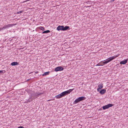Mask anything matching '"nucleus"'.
<instances>
[{"instance_id": "obj_1", "label": "nucleus", "mask_w": 128, "mask_h": 128, "mask_svg": "<svg viewBox=\"0 0 128 128\" xmlns=\"http://www.w3.org/2000/svg\"><path fill=\"white\" fill-rule=\"evenodd\" d=\"M74 88L69 89L67 91H66L62 92L61 93L56 96L55 98H60L66 95L70 94L71 92H72Z\"/></svg>"}, {"instance_id": "obj_2", "label": "nucleus", "mask_w": 128, "mask_h": 128, "mask_svg": "<svg viewBox=\"0 0 128 128\" xmlns=\"http://www.w3.org/2000/svg\"><path fill=\"white\" fill-rule=\"evenodd\" d=\"M118 56L119 55L114 56L111 57H110L108 58V59H106V60H104V62H103L102 63L104 65L107 64L108 63L112 60L115 58L118 57Z\"/></svg>"}, {"instance_id": "obj_3", "label": "nucleus", "mask_w": 128, "mask_h": 128, "mask_svg": "<svg viewBox=\"0 0 128 128\" xmlns=\"http://www.w3.org/2000/svg\"><path fill=\"white\" fill-rule=\"evenodd\" d=\"M85 99V97L84 96H81L79 97L78 98L76 99L74 102L73 104H77L79 102L83 100H84Z\"/></svg>"}, {"instance_id": "obj_4", "label": "nucleus", "mask_w": 128, "mask_h": 128, "mask_svg": "<svg viewBox=\"0 0 128 128\" xmlns=\"http://www.w3.org/2000/svg\"><path fill=\"white\" fill-rule=\"evenodd\" d=\"M113 106L112 104H109L107 105L104 106L102 107V108L103 110H105L106 109L108 108H109L112 107Z\"/></svg>"}, {"instance_id": "obj_5", "label": "nucleus", "mask_w": 128, "mask_h": 128, "mask_svg": "<svg viewBox=\"0 0 128 128\" xmlns=\"http://www.w3.org/2000/svg\"><path fill=\"white\" fill-rule=\"evenodd\" d=\"M64 68L61 66H59L56 68L54 70V71L56 72L58 71H62L64 70Z\"/></svg>"}, {"instance_id": "obj_6", "label": "nucleus", "mask_w": 128, "mask_h": 128, "mask_svg": "<svg viewBox=\"0 0 128 128\" xmlns=\"http://www.w3.org/2000/svg\"><path fill=\"white\" fill-rule=\"evenodd\" d=\"M64 26H59L57 27L56 30L58 31H59L60 30H64Z\"/></svg>"}, {"instance_id": "obj_7", "label": "nucleus", "mask_w": 128, "mask_h": 128, "mask_svg": "<svg viewBox=\"0 0 128 128\" xmlns=\"http://www.w3.org/2000/svg\"><path fill=\"white\" fill-rule=\"evenodd\" d=\"M128 60V59H126V60H124L121 61L120 62V64H125L127 62Z\"/></svg>"}, {"instance_id": "obj_8", "label": "nucleus", "mask_w": 128, "mask_h": 128, "mask_svg": "<svg viewBox=\"0 0 128 128\" xmlns=\"http://www.w3.org/2000/svg\"><path fill=\"white\" fill-rule=\"evenodd\" d=\"M32 96H31V97L29 99L26 101V103H28L32 101L34 99V98H32Z\"/></svg>"}, {"instance_id": "obj_9", "label": "nucleus", "mask_w": 128, "mask_h": 128, "mask_svg": "<svg viewBox=\"0 0 128 128\" xmlns=\"http://www.w3.org/2000/svg\"><path fill=\"white\" fill-rule=\"evenodd\" d=\"M31 96L33 97L34 98H37L38 96L37 92H36L34 94L31 95Z\"/></svg>"}, {"instance_id": "obj_10", "label": "nucleus", "mask_w": 128, "mask_h": 128, "mask_svg": "<svg viewBox=\"0 0 128 128\" xmlns=\"http://www.w3.org/2000/svg\"><path fill=\"white\" fill-rule=\"evenodd\" d=\"M16 24H9L7 25H6V28H8L10 27H12L13 26H14Z\"/></svg>"}, {"instance_id": "obj_11", "label": "nucleus", "mask_w": 128, "mask_h": 128, "mask_svg": "<svg viewBox=\"0 0 128 128\" xmlns=\"http://www.w3.org/2000/svg\"><path fill=\"white\" fill-rule=\"evenodd\" d=\"M106 90L104 89H103L100 92V93L101 94H104L106 92Z\"/></svg>"}, {"instance_id": "obj_12", "label": "nucleus", "mask_w": 128, "mask_h": 128, "mask_svg": "<svg viewBox=\"0 0 128 128\" xmlns=\"http://www.w3.org/2000/svg\"><path fill=\"white\" fill-rule=\"evenodd\" d=\"M18 63L17 62H12L11 64L12 66H14L17 65H18Z\"/></svg>"}, {"instance_id": "obj_13", "label": "nucleus", "mask_w": 128, "mask_h": 128, "mask_svg": "<svg viewBox=\"0 0 128 128\" xmlns=\"http://www.w3.org/2000/svg\"><path fill=\"white\" fill-rule=\"evenodd\" d=\"M50 32V30H45V31H44V32H42V34H46V33Z\"/></svg>"}, {"instance_id": "obj_14", "label": "nucleus", "mask_w": 128, "mask_h": 128, "mask_svg": "<svg viewBox=\"0 0 128 128\" xmlns=\"http://www.w3.org/2000/svg\"><path fill=\"white\" fill-rule=\"evenodd\" d=\"M69 28V27L68 26H66L65 27H64V31L68 30Z\"/></svg>"}, {"instance_id": "obj_15", "label": "nucleus", "mask_w": 128, "mask_h": 128, "mask_svg": "<svg viewBox=\"0 0 128 128\" xmlns=\"http://www.w3.org/2000/svg\"><path fill=\"white\" fill-rule=\"evenodd\" d=\"M49 72H45L44 74H42V76H44L47 75H48L49 74Z\"/></svg>"}, {"instance_id": "obj_16", "label": "nucleus", "mask_w": 128, "mask_h": 128, "mask_svg": "<svg viewBox=\"0 0 128 128\" xmlns=\"http://www.w3.org/2000/svg\"><path fill=\"white\" fill-rule=\"evenodd\" d=\"M102 84H100L98 86L99 87V88H100L101 89V88H102L103 87V86H102Z\"/></svg>"}, {"instance_id": "obj_17", "label": "nucleus", "mask_w": 128, "mask_h": 128, "mask_svg": "<svg viewBox=\"0 0 128 128\" xmlns=\"http://www.w3.org/2000/svg\"><path fill=\"white\" fill-rule=\"evenodd\" d=\"M39 29L41 30H42L43 31L45 29L42 26H40L39 27Z\"/></svg>"}, {"instance_id": "obj_18", "label": "nucleus", "mask_w": 128, "mask_h": 128, "mask_svg": "<svg viewBox=\"0 0 128 128\" xmlns=\"http://www.w3.org/2000/svg\"><path fill=\"white\" fill-rule=\"evenodd\" d=\"M23 12V10H21L20 11L18 12H17V14H20V13H22Z\"/></svg>"}, {"instance_id": "obj_19", "label": "nucleus", "mask_w": 128, "mask_h": 128, "mask_svg": "<svg viewBox=\"0 0 128 128\" xmlns=\"http://www.w3.org/2000/svg\"><path fill=\"white\" fill-rule=\"evenodd\" d=\"M37 93L38 94V96H40L42 95V94H41V93H40V92H37Z\"/></svg>"}, {"instance_id": "obj_20", "label": "nucleus", "mask_w": 128, "mask_h": 128, "mask_svg": "<svg viewBox=\"0 0 128 128\" xmlns=\"http://www.w3.org/2000/svg\"><path fill=\"white\" fill-rule=\"evenodd\" d=\"M44 92V91L43 90H41L40 92V93H41V94L42 95L43 94Z\"/></svg>"}, {"instance_id": "obj_21", "label": "nucleus", "mask_w": 128, "mask_h": 128, "mask_svg": "<svg viewBox=\"0 0 128 128\" xmlns=\"http://www.w3.org/2000/svg\"><path fill=\"white\" fill-rule=\"evenodd\" d=\"M101 65H102V64H100V62H99L98 64H97L96 65V66H101Z\"/></svg>"}, {"instance_id": "obj_22", "label": "nucleus", "mask_w": 128, "mask_h": 128, "mask_svg": "<svg viewBox=\"0 0 128 128\" xmlns=\"http://www.w3.org/2000/svg\"><path fill=\"white\" fill-rule=\"evenodd\" d=\"M3 72H5V71L4 70H0V73Z\"/></svg>"}, {"instance_id": "obj_23", "label": "nucleus", "mask_w": 128, "mask_h": 128, "mask_svg": "<svg viewBox=\"0 0 128 128\" xmlns=\"http://www.w3.org/2000/svg\"><path fill=\"white\" fill-rule=\"evenodd\" d=\"M100 62V64H102V65H101V66H102L104 65L102 63L103 62L102 61H101Z\"/></svg>"}, {"instance_id": "obj_24", "label": "nucleus", "mask_w": 128, "mask_h": 128, "mask_svg": "<svg viewBox=\"0 0 128 128\" xmlns=\"http://www.w3.org/2000/svg\"><path fill=\"white\" fill-rule=\"evenodd\" d=\"M3 28H4V29L6 28V26L5 25L4 26H3Z\"/></svg>"}, {"instance_id": "obj_25", "label": "nucleus", "mask_w": 128, "mask_h": 128, "mask_svg": "<svg viewBox=\"0 0 128 128\" xmlns=\"http://www.w3.org/2000/svg\"><path fill=\"white\" fill-rule=\"evenodd\" d=\"M18 128H24V127L22 126H20L18 127Z\"/></svg>"}, {"instance_id": "obj_26", "label": "nucleus", "mask_w": 128, "mask_h": 128, "mask_svg": "<svg viewBox=\"0 0 128 128\" xmlns=\"http://www.w3.org/2000/svg\"><path fill=\"white\" fill-rule=\"evenodd\" d=\"M100 88H98L97 89V91H100Z\"/></svg>"}, {"instance_id": "obj_27", "label": "nucleus", "mask_w": 128, "mask_h": 128, "mask_svg": "<svg viewBox=\"0 0 128 128\" xmlns=\"http://www.w3.org/2000/svg\"><path fill=\"white\" fill-rule=\"evenodd\" d=\"M0 30H4V28H3V27L2 28H0Z\"/></svg>"}, {"instance_id": "obj_28", "label": "nucleus", "mask_w": 128, "mask_h": 128, "mask_svg": "<svg viewBox=\"0 0 128 128\" xmlns=\"http://www.w3.org/2000/svg\"><path fill=\"white\" fill-rule=\"evenodd\" d=\"M38 73V71H36L35 72V73L36 74H37Z\"/></svg>"}, {"instance_id": "obj_29", "label": "nucleus", "mask_w": 128, "mask_h": 128, "mask_svg": "<svg viewBox=\"0 0 128 128\" xmlns=\"http://www.w3.org/2000/svg\"><path fill=\"white\" fill-rule=\"evenodd\" d=\"M50 100H48V101H50Z\"/></svg>"}, {"instance_id": "obj_30", "label": "nucleus", "mask_w": 128, "mask_h": 128, "mask_svg": "<svg viewBox=\"0 0 128 128\" xmlns=\"http://www.w3.org/2000/svg\"><path fill=\"white\" fill-rule=\"evenodd\" d=\"M80 125L81 126V127H80V128L82 127V125H80Z\"/></svg>"}, {"instance_id": "obj_31", "label": "nucleus", "mask_w": 128, "mask_h": 128, "mask_svg": "<svg viewBox=\"0 0 128 128\" xmlns=\"http://www.w3.org/2000/svg\"><path fill=\"white\" fill-rule=\"evenodd\" d=\"M0 29H1L0 28V31L1 30H0Z\"/></svg>"}, {"instance_id": "obj_32", "label": "nucleus", "mask_w": 128, "mask_h": 128, "mask_svg": "<svg viewBox=\"0 0 128 128\" xmlns=\"http://www.w3.org/2000/svg\"><path fill=\"white\" fill-rule=\"evenodd\" d=\"M127 90H128V89H127Z\"/></svg>"}]
</instances>
